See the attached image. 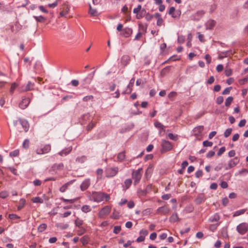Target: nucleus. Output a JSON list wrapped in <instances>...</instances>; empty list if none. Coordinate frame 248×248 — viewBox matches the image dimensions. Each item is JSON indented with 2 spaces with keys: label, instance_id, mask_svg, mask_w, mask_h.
Segmentation results:
<instances>
[{
  "label": "nucleus",
  "instance_id": "obj_11",
  "mask_svg": "<svg viewBox=\"0 0 248 248\" xmlns=\"http://www.w3.org/2000/svg\"><path fill=\"white\" fill-rule=\"evenodd\" d=\"M91 185V180L89 178L85 179L80 186V190L84 191L87 189Z\"/></svg>",
  "mask_w": 248,
  "mask_h": 248
},
{
  "label": "nucleus",
  "instance_id": "obj_13",
  "mask_svg": "<svg viewBox=\"0 0 248 248\" xmlns=\"http://www.w3.org/2000/svg\"><path fill=\"white\" fill-rule=\"evenodd\" d=\"M30 103V99L29 97H24L19 104V107L22 109L26 108Z\"/></svg>",
  "mask_w": 248,
  "mask_h": 248
},
{
  "label": "nucleus",
  "instance_id": "obj_18",
  "mask_svg": "<svg viewBox=\"0 0 248 248\" xmlns=\"http://www.w3.org/2000/svg\"><path fill=\"white\" fill-rule=\"evenodd\" d=\"M76 180H72L65 184H64L63 185H62L60 188V191L61 192H64L68 188V186L72 184Z\"/></svg>",
  "mask_w": 248,
  "mask_h": 248
},
{
  "label": "nucleus",
  "instance_id": "obj_15",
  "mask_svg": "<svg viewBox=\"0 0 248 248\" xmlns=\"http://www.w3.org/2000/svg\"><path fill=\"white\" fill-rule=\"evenodd\" d=\"M232 51L231 49L226 51L221 52L219 53L218 58L219 60H222L232 55Z\"/></svg>",
  "mask_w": 248,
  "mask_h": 248
},
{
  "label": "nucleus",
  "instance_id": "obj_39",
  "mask_svg": "<svg viewBox=\"0 0 248 248\" xmlns=\"http://www.w3.org/2000/svg\"><path fill=\"white\" fill-rule=\"evenodd\" d=\"M233 97L232 96H229L228 97L225 101V105L226 107H228L230 106L231 104L232 100H233Z\"/></svg>",
  "mask_w": 248,
  "mask_h": 248
},
{
  "label": "nucleus",
  "instance_id": "obj_41",
  "mask_svg": "<svg viewBox=\"0 0 248 248\" xmlns=\"http://www.w3.org/2000/svg\"><path fill=\"white\" fill-rule=\"evenodd\" d=\"M154 125L155 127H156L157 128H160L162 130H164V126L161 123H160L158 121L155 122L154 123Z\"/></svg>",
  "mask_w": 248,
  "mask_h": 248
},
{
  "label": "nucleus",
  "instance_id": "obj_44",
  "mask_svg": "<svg viewBox=\"0 0 248 248\" xmlns=\"http://www.w3.org/2000/svg\"><path fill=\"white\" fill-rule=\"evenodd\" d=\"M132 32V29L130 28L125 29L124 30V34L126 37L129 36Z\"/></svg>",
  "mask_w": 248,
  "mask_h": 248
},
{
  "label": "nucleus",
  "instance_id": "obj_57",
  "mask_svg": "<svg viewBox=\"0 0 248 248\" xmlns=\"http://www.w3.org/2000/svg\"><path fill=\"white\" fill-rule=\"evenodd\" d=\"M19 155V151L17 150H14L10 153V156L11 157H15Z\"/></svg>",
  "mask_w": 248,
  "mask_h": 248
},
{
  "label": "nucleus",
  "instance_id": "obj_63",
  "mask_svg": "<svg viewBox=\"0 0 248 248\" xmlns=\"http://www.w3.org/2000/svg\"><path fill=\"white\" fill-rule=\"evenodd\" d=\"M16 87H17V85L15 83H12V84L11 85V86L10 90V93H13L14 91L15 90V89H16Z\"/></svg>",
  "mask_w": 248,
  "mask_h": 248
},
{
  "label": "nucleus",
  "instance_id": "obj_14",
  "mask_svg": "<svg viewBox=\"0 0 248 248\" xmlns=\"http://www.w3.org/2000/svg\"><path fill=\"white\" fill-rule=\"evenodd\" d=\"M203 129L204 127L202 125H199L195 127L193 130L194 135L197 138L201 136L202 135V132Z\"/></svg>",
  "mask_w": 248,
  "mask_h": 248
},
{
  "label": "nucleus",
  "instance_id": "obj_33",
  "mask_svg": "<svg viewBox=\"0 0 248 248\" xmlns=\"http://www.w3.org/2000/svg\"><path fill=\"white\" fill-rule=\"evenodd\" d=\"M247 211L246 209H243L235 211L233 215V217H235L244 214Z\"/></svg>",
  "mask_w": 248,
  "mask_h": 248
},
{
  "label": "nucleus",
  "instance_id": "obj_31",
  "mask_svg": "<svg viewBox=\"0 0 248 248\" xmlns=\"http://www.w3.org/2000/svg\"><path fill=\"white\" fill-rule=\"evenodd\" d=\"M125 152H122L118 154L117 155V159L120 162H122L124 161L125 159Z\"/></svg>",
  "mask_w": 248,
  "mask_h": 248
},
{
  "label": "nucleus",
  "instance_id": "obj_53",
  "mask_svg": "<svg viewBox=\"0 0 248 248\" xmlns=\"http://www.w3.org/2000/svg\"><path fill=\"white\" fill-rule=\"evenodd\" d=\"M223 101H224L223 97L221 96H219L217 97V98L216 99V103L218 105H220L221 104H222L223 103Z\"/></svg>",
  "mask_w": 248,
  "mask_h": 248
},
{
  "label": "nucleus",
  "instance_id": "obj_55",
  "mask_svg": "<svg viewBox=\"0 0 248 248\" xmlns=\"http://www.w3.org/2000/svg\"><path fill=\"white\" fill-rule=\"evenodd\" d=\"M141 5H138L137 8L134 9L133 13L135 14H137L138 13L141 11Z\"/></svg>",
  "mask_w": 248,
  "mask_h": 248
},
{
  "label": "nucleus",
  "instance_id": "obj_62",
  "mask_svg": "<svg viewBox=\"0 0 248 248\" xmlns=\"http://www.w3.org/2000/svg\"><path fill=\"white\" fill-rule=\"evenodd\" d=\"M154 17L153 15H151L149 14V13H147L145 15V18L146 20L149 21L152 19V18Z\"/></svg>",
  "mask_w": 248,
  "mask_h": 248
},
{
  "label": "nucleus",
  "instance_id": "obj_38",
  "mask_svg": "<svg viewBox=\"0 0 248 248\" xmlns=\"http://www.w3.org/2000/svg\"><path fill=\"white\" fill-rule=\"evenodd\" d=\"M31 201L33 203H42L44 202L43 199L40 198L39 197H36L35 198H33V199H32Z\"/></svg>",
  "mask_w": 248,
  "mask_h": 248
},
{
  "label": "nucleus",
  "instance_id": "obj_22",
  "mask_svg": "<svg viewBox=\"0 0 248 248\" xmlns=\"http://www.w3.org/2000/svg\"><path fill=\"white\" fill-rule=\"evenodd\" d=\"M175 9L174 7H171L170 8L168 14L171 16L173 18H177L180 16V14L177 13V14L174 13Z\"/></svg>",
  "mask_w": 248,
  "mask_h": 248
},
{
  "label": "nucleus",
  "instance_id": "obj_43",
  "mask_svg": "<svg viewBox=\"0 0 248 248\" xmlns=\"http://www.w3.org/2000/svg\"><path fill=\"white\" fill-rule=\"evenodd\" d=\"M204 201L203 197L202 196L198 197L195 200V202L197 204H200Z\"/></svg>",
  "mask_w": 248,
  "mask_h": 248
},
{
  "label": "nucleus",
  "instance_id": "obj_32",
  "mask_svg": "<svg viewBox=\"0 0 248 248\" xmlns=\"http://www.w3.org/2000/svg\"><path fill=\"white\" fill-rule=\"evenodd\" d=\"M34 83L31 82V81H29L27 85H26L25 88L24 89H23L22 91H27L29 90H31L33 89L34 87Z\"/></svg>",
  "mask_w": 248,
  "mask_h": 248
},
{
  "label": "nucleus",
  "instance_id": "obj_54",
  "mask_svg": "<svg viewBox=\"0 0 248 248\" xmlns=\"http://www.w3.org/2000/svg\"><path fill=\"white\" fill-rule=\"evenodd\" d=\"M217 8V4L214 3L213 4L211 5L210 6V13H212L213 12H214L216 10Z\"/></svg>",
  "mask_w": 248,
  "mask_h": 248
},
{
  "label": "nucleus",
  "instance_id": "obj_10",
  "mask_svg": "<svg viewBox=\"0 0 248 248\" xmlns=\"http://www.w3.org/2000/svg\"><path fill=\"white\" fill-rule=\"evenodd\" d=\"M170 211V209L168 206H163L159 207L156 210V214L159 215H167Z\"/></svg>",
  "mask_w": 248,
  "mask_h": 248
},
{
  "label": "nucleus",
  "instance_id": "obj_45",
  "mask_svg": "<svg viewBox=\"0 0 248 248\" xmlns=\"http://www.w3.org/2000/svg\"><path fill=\"white\" fill-rule=\"evenodd\" d=\"M170 66H167L163 68L161 72V74L162 76H164L166 73H168L170 71Z\"/></svg>",
  "mask_w": 248,
  "mask_h": 248
},
{
  "label": "nucleus",
  "instance_id": "obj_34",
  "mask_svg": "<svg viewBox=\"0 0 248 248\" xmlns=\"http://www.w3.org/2000/svg\"><path fill=\"white\" fill-rule=\"evenodd\" d=\"M81 211L85 213L90 212L92 210L90 206L88 205H84L81 208Z\"/></svg>",
  "mask_w": 248,
  "mask_h": 248
},
{
  "label": "nucleus",
  "instance_id": "obj_20",
  "mask_svg": "<svg viewBox=\"0 0 248 248\" xmlns=\"http://www.w3.org/2000/svg\"><path fill=\"white\" fill-rule=\"evenodd\" d=\"M220 217L218 213H215L209 218V221L210 222H218L220 220Z\"/></svg>",
  "mask_w": 248,
  "mask_h": 248
},
{
  "label": "nucleus",
  "instance_id": "obj_42",
  "mask_svg": "<svg viewBox=\"0 0 248 248\" xmlns=\"http://www.w3.org/2000/svg\"><path fill=\"white\" fill-rule=\"evenodd\" d=\"M9 196V193L7 191H2L0 192V198L5 199Z\"/></svg>",
  "mask_w": 248,
  "mask_h": 248
},
{
  "label": "nucleus",
  "instance_id": "obj_1",
  "mask_svg": "<svg viewBox=\"0 0 248 248\" xmlns=\"http://www.w3.org/2000/svg\"><path fill=\"white\" fill-rule=\"evenodd\" d=\"M91 200L96 202H100L104 201L105 199L106 202L108 201L110 199L109 194L102 192L93 191L90 197Z\"/></svg>",
  "mask_w": 248,
  "mask_h": 248
},
{
  "label": "nucleus",
  "instance_id": "obj_25",
  "mask_svg": "<svg viewBox=\"0 0 248 248\" xmlns=\"http://www.w3.org/2000/svg\"><path fill=\"white\" fill-rule=\"evenodd\" d=\"M146 14V11L145 9H142L141 11L136 14V18L140 19L142 18Z\"/></svg>",
  "mask_w": 248,
  "mask_h": 248
},
{
  "label": "nucleus",
  "instance_id": "obj_19",
  "mask_svg": "<svg viewBox=\"0 0 248 248\" xmlns=\"http://www.w3.org/2000/svg\"><path fill=\"white\" fill-rule=\"evenodd\" d=\"M216 24V22L215 20L213 19H209V20L207 21L205 25L207 29L212 30L215 27Z\"/></svg>",
  "mask_w": 248,
  "mask_h": 248
},
{
  "label": "nucleus",
  "instance_id": "obj_23",
  "mask_svg": "<svg viewBox=\"0 0 248 248\" xmlns=\"http://www.w3.org/2000/svg\"><path fill=\"white\" fill-rule=\"evenodd\" d=\"M89 13L91 16H96L99 15L96 9H93L91 5H89Z\"/></svg>",
  "mask_w": 248,
  "mask_h": 248
},
{
  "label": "nucleus",
  "instance_id": "obj_35",
  "mask_svg": "<svg viewBox=\"0 0 248 248\" xmlns=\"http://www.w3.org/2000/svg\"><path fill=\"white\" fill-rule=\"evenodd\" d=\"M87 160V157L85 155H82L77 157L76 162L80 163H84Z\"/></svg>",
  "mask_w": 248,
  "mask_h": 248
},
{
  "label": "nucleus",
  "instance_id": "obj_29",
  "mask_svg": "<svg viewBox=\"0 0 248 248\" xmlns=\"http://www.w3.org/2000/svg\"><path fill=\"white\" fill-rule=\"evenodd\" d=\"M26 200L24 199H21L19 201V204L17 206V210H20L21 209H22L25 204H26Z\"/></svg>",
  "mask_w": 248,
  "mask_h": 248
},
{
  "label": "nucleus",
  "instance_id": "obj_5",
  "mask_svg": "<svg viewBox=\"0 0 248 248\" xmlns=\"http://www.w3.org/2000/svg\"><path fill=\"white\" fill-rule=\"evenodd\" d=\"M118 170V167L108 168L105 171L106 176L108 178L113 177L117 174Z\"/></svg>",
  "mask_w": 248,
  "mask_h": 248
},
{
  "label": "nucleus",
  "instance_id": "obj_49",
  "mask_svg": "<svg viewBox=\"0 0 248 248\" xmlns=\"http://www.w3.org/2000/svg\"><path fill=\"white\" fill-rule=\"evenodd\" d=\"M93 99V96L92 95H87L84 97L82 100L84 102H87L89 100H92Z\"/></svg>",
  "mask_w": 248,
  "mask_h": 248
},
{
  "label": "nucleus",
  "instance_id": "obj_59",
  "mask_svg": "<svg viewBox=\"0 0 248 248\" xmlns=\"http://www.w3.org/2000/svg\"><path fill=\"white\" fill-rule=\"evenodd\" d=\"M63 167V164L60 163L59 164H54L52 168H53L54 170H56V169H60L62 168Z\"/></svg>",
  "mask_w": 248,
  "mask_h": 248
},
{
  "label": "nucleus",
  "instance_id": "obj_8",
  "mask_svg": "<svg viewBox=\"0 0 248 248\" xmlns=\"http://www.w3.org/2000/svg\"><path fill=\"white\" fill-rule=\"evenodd\" d=\"M239 158L238 157H235L231 159L228 162V166L225 168V170H228L235 167L239 163Z\"/></svg>",
  "mask_w": 248,
  "mask_h": 248
},
{
  "label": "nucleus",
  "instance_id": "obj_3",
  "mask_svg": "<svg viewBox=\"0 0 248 248\" xmlns=\"http://www.w3.org/2000/svg\"><path fill=\"white\" fill-rule=\"evenodd\" d=\"M142 170L141 168H140L138 170L133 171L132 172V178L134 180V185H136L140 181L142 174L141 171Z\"/></svg>",
  "mask_w": 248,
  "mask_h": 248
},
{
  "label": "nucleus",
  "instance_id": "obj_58",
  "mask_svg": "<svg viewBox=\"0 0 248 248\" xmlns=\"http://www.w3.org/2000/svg\"><path fill=\"white\" fill-rule=\"evenodd\" d=\"M29 143H30L29 140L28 139H26L23 143V145H22L23 147H24V148H26V149L28 148V147L29 146Z\"/></svg>",
  "mask_w": 248,
  "mask_h": 248
},
{
  "label": "nucleus",
  "instance_id": "obj_2",
  "mask_svg": "<svg viewBox=\"0 0 248 248\" xmlns=\"http://www.w3.org/2000/svg\"><path fill=\"white\" fill-rule=\"evenodd\" d=\"M161 153H164L167 152L168 151H170L173 148L172 144L165 140H162L161 141Z\"/></svg>",
  "mask_w": 248,
  "mask_h": 248
},
{
  "label": "nucleus",
  "instance_id": "obj_56",
  "mask_svg": "<svg viewBox=\"0 0 248 248\" xmlns=\"http://www.w3.org/2000/svg\"><path fill=\"white\" fill-rule=\"evenodd\" d=\"M61 200L64 202H70L71 203H74L75 201V199H66L63 197H62Z\"/></svg>",
  "mask_w": 248,
  "mask_h": 248
},
{
  "label": "nucleus",
  "instance_id": "obj_36",
  "mask_svg": "<svg viewBox=\"0 0 248 248\" xmlns=\"http://www.w3.org/2000/svg\"><path fill=\"white\" fill-rule=\"evenodd\" d=\"M47 228V225L45 223H42L40 224L38 227V231L40 232H43L45 230H46Z\"/></svg>",
  "mask_w": 248,
  "mask_h": 248
},
{
  "label": "nucleus",
  "instance_id": "obj_7",
  "mask_svg": "<svg viewBox=\"0 0 248 248\" xmlns=\"http://www.w3.org/2000/svg\"><path fill=\"white\" fill-rule=\"evenodd\" d=\"M111 207L106 206L104 207L98 213V217L100 218H103L105 216L109 214L111 211Z\"/></svg>",
  "mask_w": 248,
  "mask_h": 248
},
{
  "label": "nucleus",
  "instance_id": "obj_4",
  "mask_svg": "<svg viewBox=\"0 0 248 248\" xmlns=\"http://www.w3.org/2000/svg\"><path fill=\"white\" fill-rule=\"evenodd\" d=\"M236 230L240 234H245L248 231V224L245 222L240 223L236 227Z\"/></svg>",
  "mask_w": 248,
  "mask_h": 248
},
{
  "label": "nucleus",
  "instance_id": "obj_27",
  "mask_svg": "<svg viewBox=\"0 0 248 248\" xmlns=\"http://www.w3.org/2000/svg\"><path fill=\"white\" fill-rule=\"evenodd\" d=\"M33 18L36 20V21L40 23H44L46 22V17L43 16H33Z\"/></svg>",
  "mask_w": 248,
  "mask_h": 248
},
{
  "label": "nucleus",
  "instance_id": "obj_30",
  "mask_svg": "<svg viewBox=\"0 0 248 248\" xmlns=\"http://www.w3.org/2000/svg\"><path fill=\"white\" fill-rule=\"evenodd\" d=\"M75 226L78 228H80L82 227V225L83 224V221L78 217H77V219L74 221Z\"/></svg>",
  "mask_w": 248,
  "mask_h": 248
},
{
  "label": "nucleus",
  "instance_id": "obj_12",
  "mask_svg": "<svg viewBox=\"0 0 248 248\" xmlns=\"http://www.w3.org/2000/svg\"><path fill=\"white\" fill-rule=\"evenodd\" d=\"M135 82V78H132L130 81L129 84L127 85L126 87V89L125 91H124L122 93L123 94H129L131 93L132 91V87L133 86V85L134 84Z\"/></svg>",
  "mask_w": 248,
  "mask_h": 248
},
{
  "label": "nucleus",
  "instance_id": "obj_51",
  "mask_svg": "<svg viewBox=\"0 0 248 248\" xmlns=\"http://www.w3.org/2000/svg\"><path fill=\"white\" fill-rule=\"evenodd\" d=\"M202 144L204 147H211L213 145V142L208 140L204 141Z\"/></svg>",
  "mask_w": 248,
  "mask_h": 248
},
{
  "label": "nucleus",
  "instance_id": "obj_47",
  "mask_svg": "<svg viewBox=\"0 0 248 248\" xmlns=\"http://www.w3.org/2000/svg\"><path fill=\"white\" fill-rule=\"evenodd\" d=\"M232 132V128H228L227 129L224 133V136L225 138H227L231 134Z\"/></svg>",
  "mask_w": 248,
  "mask_h": 248
},
{
  "label": "nucleus",
  "instance_id": "obj_50",
  "mask_svg": "<svg viewBox=\"0 0 248 248\" xmlns=\"http://www.w3.org/2000/svg\"><path fill=\"white\" fill-rule=\"evenodd\" d=\"M225 147L223 146L221 147L217 153V155L219 156L221 155L225 152Z\"/></svg>",
  "mask_w": 248,
  "mask_h": 248
},
{
  "label": "nucleus",
  "instance_id": "obj_21",
  "mask_svg": "<svg viewBox=\"0 0 248 248\" xmlns=\"http://www.w3.org/2000/svg\"><path fill=\"white\" fill-rule=\"evenodd\" d=\"M132 181L131 179H127L124 182V186H123V190L125 191L128 189L132 184Z\"/></svg>",
  "mask_w": 248,
  "mask_h": 248
},
{
  "label": "nucleus",
  "instance_id": "obj_48",
  "mask_svg": "<svg viewBox=\"0 0 248 248\" xmlns=\"http://www.w3.org/2000/svg\"><path fill=\"white\" fill-rule=\"evenodd\" d=\"M121 230V227L120 226H115L114 227L113 232L115 234L119 233Z\"/></svg>",
  "mask_w": 248,
  "mask_h": 248
},
{
  "label": "nucleus",
  "instance_id": "obj_40",
  "mask_svg": "<svg viewBox=\"0 0 248 248\" xmlns=\"http://www.w3.org/2000/svg\"><path fill=\"white\" fill-rule=\"evenodd\" d=\"M95 124H96L95 122H93L92 121L87 126V128H86L87 130L88 131L91 130L95 126Z\"/></svg>",
  "mask_w": 248,
  "mask_h": 248
},
{
  "label": "nucleus",
  "instance_id": "obj_26",
  "mask_svg": "<svg viewBox=\"0 0 248 248\" xmlns=\"http://www.w3.org/2000/svg\"><path fill=\"white\" fill-rule=\"evenodd\" d=\"M89 240L90 238L88 235H84L80 238V241L84 246L88 244Z\"/></svg>",
  "mask_w": 248,
  "mask_h": 248
},
{
  "label": "nucleus",
  "instance_id": "obj_17",
  "mask_svg": "<svg viewBox=\"0 0 248 248\" xmlns=\"http://www.w3.org/2000/svg\"><path fill=\"white\" fill-rule=\"evenodd\" d=\"M121 63L124 66L127 65L130 61V58L127 55H125L122 56L121 60Z\"/></svg>",
  "mask_w": 248,
  "mask_h": 248
},
{
  "label": "nucleus",
  "instance_id": "obj_16",
  "mask_svg": "<svg viewBox=\"0 0 248 248\" xmlns=\"http://www.w3.org/2000/svg\"><path fill=\"white\" fill-rule=\"evenodd\" d=\"M19 123L22 125L24 131L27 132L30 127L28 122L26 120L19 119Z\"/></svg>",
  "mask_w": 248,
  "mask_h": 248
},
{
  "label": "nucleus",
  "instance_id": "obj_37",
  "mask_svg": "<svg viewBox=\"0 0 248 248\" xmlns=\"http://www.w3.org/2000/svg\"><path fill=\"white\" fill-rule=\"evenodd\" d=\"M78 228V229L77 230V232L78 235L79 236L82 235V234L85 233L86 232V229L83 227H81Z\"/></svg>",
  "mask_w": 248,
  "mask_h": 248
},
{
  "label": "nucleus",
  "instance_id": "obj_61",
  "mask_svg": "<svg viewBox=\"0 0 248 248\" xmlns=\"http://www.w3.org/2000/svg\"><path fill=\"white\" fill-rule=\"evenodd\" d=\"M9 218L12 220H15L19 218V217L16 214H11L9 215Z\"/></svg>",
  "mask_w": 248,
  "mask_h": 248
},
{
  "label": "nucleus",
  "instance_id": "obj_60",
  "mask_svg": "<svg viewBox=\"0 0 248 248\" xmlns=\"http://www.w3.org/2000/svg\"><path fill=\"white\" fill-rule=\"evenodd\" d=\"M232 89L231 87H227L222 92V94L223 95L228 94L230 93V91Z\"/></svg>",
  "mask_w": 248,
  "mask_h": 248
},
{
  "label": "nucleus",
  "instance_id": "obj_9",
  "mask_svg": "<svg viewBox=\"0 0 248 248\" xmlns=\"http://www.w3.org/2000/svg\"><path fill=\"white\" fill-rule=\"evenodd\" d=\"M51 150V146L50 144L45 145L43 148L37 149L36 153L37 154L41 155L46 154Z\"/></svg>",
  "mask_w": 248,
  "mask_h": 248
},
{
  "label": "nucleus",
  "instance_id": "obj_46",
  "mask_svg": "<svg viewBox=\"0 0 248 248\" xmlns=\"http://www.w3.org/2000/svg\"><path fill=\"white\" fill-rule=\"evenodd\" d=\"M169 138L171 140H177V135H174L172 133H169L168 134Z\"/></svg>",
  "mask_w": 248,
  "mask_h": 248
},
{
  "label": "nucleus",
  "instance_id": "obj_28",
  "mask_svg": "<svg viewBox=\"0 0 248 248\" xmlns=\"http://www.w3.org/2000/svg\"><path fill=\"white\" fill-rule=\"evenodd\" d=\"M72 150V148L65 149L59 153V155L63 156L69 154Z\"/></svg>",
  "mask_w": 248,
  "mask_h": 248
},
{
  "label": "nucleus",
  "instance_id": "obj_24",
  "mask_svg": "<svg viewBox=\"0 0 248 248\" xmlns=\"http://www.w3.org/2000/svg\"><path fill=\"white\" fill-rule=\"evenodd\" d=\"M179 220L178 215L176 213L172 214L170 218V221L172 223H174Z\"/></svg>",
  "mask_w": 248,
  "mask_h": 248
},
{
  "label": "nucleus",
  "instance_id": "obj_52",
  "mask_svg": "<svg viewBox=\"0 0 248 248\" xmlns=\"http://www.w3.org/2000/svg\"><path fill=\"white\" fill-rule=\"evenodd\" d=\"M140 235L143 236L144 237H145L148 234V232L147 230L145 229H142L140 232Z\"/></svg>",
  "mask_w": 248,
  "mask_h": 248
},
{
  "label": "nucleus",
  "instance_id": "obj_64",
  "mask_svg": "<svg viewBox=\"0 0 248 248\" xmlns=\"http://www.w3.org/2000/svg\"><path fill=\"white\" fill-rule=\"evenodd\" d=\"M178 43L183 44L185 42V37L183 36H178L177 39Z\"/></svg>",
  "mask_w": 248,
  "mask_h": 248
},
{
  "label": "nucleus",
  "instance_id": "obj_6",
  "mask_svg": "<svg viewBox=\"0 0 248 248\" xmlns=\"http://www.w3.org/2000/svg\"><path fill=\"white\" fill-rule=\"evenodd\" d=\"M205 14V11L202 10L197 11L191 16V19L194 21L200 20Z\"/></svg>",
  "mask_w": 248,
  "mask_h": 248
}]
</instances>
